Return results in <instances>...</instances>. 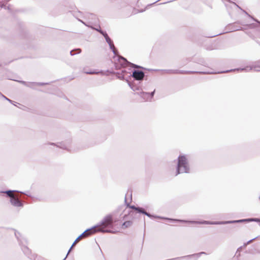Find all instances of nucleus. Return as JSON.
<instances>
[{
    "label": "nucleus",
    "mask_w": 260,
    "mask_h": 260,
    "mask_svg": "<svg viewBox=\"0 0 260 260\" xmlns=\"http://www.w3.org/2000/svg\"><path fill=\"white\" fill-rule=\"evenodd\" d=\"M113 221V218L112 215H108L105 217L102 220L101 224L96 226L98 231L102 232H108L107 230L105 229L108 227H110L112 225Z\"/></svg>",
    "instance_id": "f257e3e1"
},
{
    "label": "nucleus",
    "mask_w": 260,
    "mask_h": 260,
    "mask_svg": "<svg viewBox=\"0 0 260 260\" xmlns=\"http://www.w3.org/2000/svg\"><path fill=\"white\" fill-rule=\"evenodd\" d=\"M188 166L186 157L183 156L179 157L178 169L175 175L179 173H186L188 172Z\"/></svg>",
    "instance_id": "f03ea898"
},
{
    "label": "nucleus",
    "mask_w": 260,
    "mask_h": 260,
    "mask_svg": "<svg viewBox=\"0 0 260 260\" xmlns=\"http://www.w3.org/2000/svg\"><path fill=\"white\" fill-rule=\"evenodd\" d=\"M133 77L137 80H142L144 77V73L139 70H136L133 73Z\"/></svg>",
    "instance_id": "7ed1b4c3"
},
{
    "label": "nucleus",
    "mask_w": 260,
    "mask_h": 260,
    "mask_svg": "<svg viewBox=\"0 0 260 260\" xmlns=\"http://www.w3.org/2000/svg\"><path fill=\"white\" fill-rule=\"evenodd\" d=\"M97 230V227L95 226L90 229L87 230L84 232H83L82 234V236L84 237V238L88 237V236L95 234L96 232H98Z\"/></svg>",
    "instance_id": "20e7f679"
},
{
    "label": "nucleus",
    "mask_w": 260,
    "mask_h": 260,
    "mask_svg": "<svg viewBox=\"0 0 260 260\" xmlns=\"http://www.w3.org/2000/svg\"><path fill=\"white\" fill-rule=\"evenodd\" d=\"M11 203L15 206L16 207H21L22 206V204L19 200L18 197L16 196H15L10 200Z\"/></svg>",
    "instance_id": "39448f33"
},
{
    "label": "nucleus",
    "mask_w": 260,
    "mask_h": 260,
    "mask_svg": "<svg viewBox=\"0 0 260 260\" xmlns=\"http://www.w3.org/2000/svg\"><path fill=\"white\" fill-rule=\"evenodd\" d=\"M118 57V61L120 65H135L134 63L128 62L125 58L122 57L117 56Z\"/></svg>",
    "instance_id": "423d86ee"
},
{
    "label": "nucleus",
    "mask_w": 260,
    "mask_h": 260,
    "mask_svg": "<svg viewBox=\"0 0 260 260\" xmlns=\"http://www.w3.org/2000/svg\"><path fill=\"white\" fill-rule=\"evenodd\" d=\"M83 238H85L83 236H82V234H81V235H80L75 240V241L74 242V243H73L70 250H69V252L71 251V249L74 247L75 246V245L78 243L81 240H82V239Z\"/></svg>",
    "instance_id": "0eeeda50"
},
{
    "label": "nucleus",
    "mask_w": 260,
    "mask_h": 260,
    "mask_svg": "<svg viewBox=\"0 0 260 260\" xmlns=\"http://www.w3.org/2000/svg\"><path fill=\"white\" fill-rule=\"evenodd\" d=\"M100 32L104 36L106 41L108 43H111V41H112L110 38L109 37V36H108L107 34L106 33H104L103 31H100Z\"/></svg>",
    "instance_id": "6e6552de"
},
{
    "label": "nucleus",
    "mask_w": 260,
    "mask_h": 260,
    "mask_svg": "<svg viewBox=\"0 0 260 260\" xmlns=\"http://www.w3.org/2000/svg\"><path fill=\"white\" fill-rule=\"evenodd\" d=\"M132 224V222L131 221H127L124 222L122 224V228H125L130 226Z\"/></svg>",
    "instance_id": "1a4fd4ad"
},
{
    "label": "nucleus",
    "mask_w": 260,
    "mask_h": 260,
    "mask_svg": "<svg viewBox=\"0 0 260 260\" xmlns=\"http://www.w3.org/2000/svg\"><path fill=\"white\" fill-rule=\"evenodd\" d=\"M154 91L152 92L151 94L150 95L148 93H145V92H142L141 93L142 96L144 98H147L149 97L150 96L151 98H152L153 96Z\"/></svg>",
    "instance_id": "9d476101"
},
{
    "label": "nucleus",
    "mask_w": 260,
    "mask_h": 260,
    "mask_svg": "<svg viewBox=\"0 0 260 260\" xmlns=\"http://www.w3.org/2000/svg\"><path fill=\"white\" fill-rule=\"evenodd\" d=\"M6 193H7V194L11 198V199H12L13 197H14L15 195L14 194V191H11V190H9V191H7L6 192Z\"/></svg>",
    "instance_id": "9b49d317"
},
{
    "label": "nucleus",
    "mask_w": 260,
    "mask_h": 260,
    "mask_svg": "<svg viewBox=\"0 0 260 260\" xmlns=\"http://www.w3.org/2000/svg\"><path fill=\"white\" fill-rule=\"evenodd\" d=\"M108 44H109V45H110V48L113 50V52H114L115 53H116V52H115V47H114V44H113V43L112 41H111V43H108Z\"/></svg>",
    "instance_id": "f8f14e48"
},
{
    "label": "nucleus",
    "mask_w": 260,
    "mask_h": 260,
    "mask_svg": "<svg viewBox=\"0 0 260 260\" xmlns=\"http://www.w3.org/2000/svg\"><path fill=\"white\" fill-rule=\"evenodd\" d=\"M225 72L224 71H217V72H208V74H217Z\"/></svg>",
    "instance_id": "ddd939ff"
},
{
    "label": "nucleus",
    "mask_w": 260,
    "mask_h": 260,
    "mask_svg": "<svg viewBox=\"0 0 260 260\" xmlns=\"http://www.w3.org/2000/svg\"><path fill=\"white\" fill-rule=\"evenodd\" d=\"M133 208H134V207H132ZM135 209L137 210H138L139 212H142L143 213H145V214H146L145 212L143 211L141 209H139V208H135Z\"/></svg>",
    "instance_id": "4468645a"
},
{
    "label": "nucleus",
    "mask_w": 260,
    "mask_h": 260,
    "mask_svg": "<svg viewBox=\"0 0 260 260\" xmlns=\"http://www.w3.org/2000/svg\"><path fill=\"white\" fill-rule=\"evenodd\" d=\"M87 74H96L98 72H96V71H90V72H86Z\"/></svg>",
    "instance_id": "2eb2a0df"
},
{
    "label": "nucleus",
    "mask_w": 260,
    "mask_h": 260,
    "mask_svg": "<svg viewBox=\"0 0 260 260\" xmlns=\"http://www.w3.org/2000/svg\"><path fill=\"white\" fill-rule=\"evenodd\" d=\"M245 221V220H238V221H236V222H242V221Z\"/></svg>",
    "instance_id": "dca6fc26"
},
{
    "label": "nucleus",
    "mask_w": 260,
    "mask_h": 260,
    "mask_svg": "<svg viewBox=\"0 0 260 260\" xmlns=\"http://www.w3.org/2000/svg\"><path fill=\"white\" fill-rule=\"evenodd\" d=\"M135 67H137V68L140 67V66H135Z\"/></svg>",
    "instance_id": "f3484780"
},
{
    "label": "nucleus",
    "mask_w": 260,
    "mask_h": 260,
    "mask_svg": "<svg viewBox=\"0 0 260 260\" xmlns=\"http://www.w3.org/2000/svg\"><path fill=\"white\" fill-rule=\"evenodd\" d=\"M259 200H260V196H259Z\"/></svg>",
    "instance_id": "a211bd4d"
}]
</instances>
